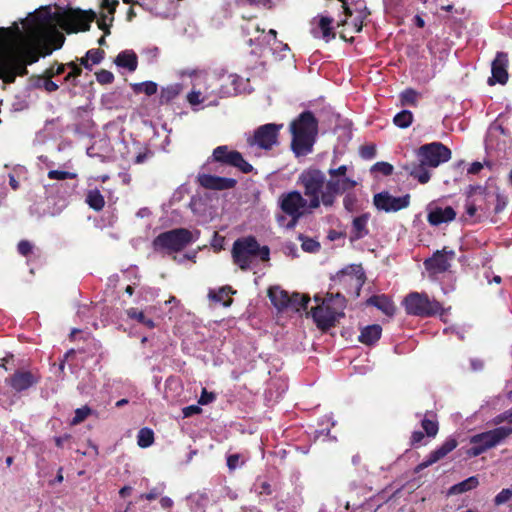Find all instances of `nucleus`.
<instances>
[{
	"instance_id": "79ce46f5",
	"label": "nucleus",
	"mask_w": 512,
	"mask_h": 512,
	"mask_svg": "<svg viewBox=\"0 0 512 512\" xmlns=\"http://www.w3.org/2000/svg\"><path fill=\"white\" fill-rule=\"evenodd\" d=\"M92 414L91 408L83 406L75 410V416L71 420V425H77L83 422L89 415Z\"/></svg>"
},
{
	"instance_id": "5701e85b",
	"label": "nucleus",
	"mask_w": 512,
	"mask_h": 512,
	"mask_svg": "<svg viewBox=\"0 0 512 512\" xmlns=\"http://www.w3.org/2000/svg\"><path fill=\"white\" fill-rule=\"evenodd\" d=\"M456 217V212L450 206L442 208L436 207L431 209L428 213V222L433 226H438L442 223L450 222Z\"/></svg>"
},
{
	"instance_id": "f704fd0d",
	"label": "nucleus",
	"mask_w": 512,
	"mask_h": 512,
	"mask_svg": "<svg viewBox=\"0 0 512 512\" xmlns=\"http://www.w3.org/2000/svg\"><path fill=\"white\" fill-rule=\"evenodd\" d=\"M103 58V52L99 49H91L86 53V56L81 59V64L87 69H91L92 66L101 62Z\"/></svg>"
},
{
	"instance_id": "20e7f679",
	"label": "nucleus",
	"mask_w": 512,
	"mask_h": 512,
	"mask_svg": "<svg viewBox=\"0 0 512 512\" xmlns=\"http://www.w3.org/2000/svg\"><path fill=\"white\" fill-rule=\"evenodd\" d=\"M292 149L296 155H306L312 150L318 132V123L310 111L299 115L290 125Z\"/></svg>"
},
{
	"instance_id": "69168bd1",
	"label": "nucleus",
	"mask_w": 512,
	"mask_h": 512,
	"mask_svg": "<svg viewBox=\"0 0 512 512\" xmlns=\"http://www.w3.org/2000/svg\"><path fill=\"white\" fill-rule=\"evenodd\" d=\"M274 47L272 48L273 51L276 53V52H286V51H289V46L288 44H285L283 42H280V41H275V43H273Z\"/></svg>"
},
{
	"instance_id": "f8f14e48",
	"label": "nucleus",
	"mask_w": 512,
	"mask_h": 512,
	"mask_svg": "<svg viewBox=\"0 0 512 512\" xmlns=\"http://www.w3.org/2000/svg\"><path fill=\"white\" fill-rule=\"evenodd\" d=\"M282 127V124L274 123L262 125L255 130L252 137L248 138V144L251 147L257 146L264 150H270L278 144V134Z\"/></svg>"
},
{
	"instance_id": "603ef678",
	"label": "nucleus",
	"mask_w": 512,
	"mask_h": 512,
	"mask_svg": "<svg viewBox=\"0 0 512 512\" xmlns=\"http://www.w3.org/2000/svg\"><path fill=\"white\" fill-rule=\"evenodd\" d=\"M360 155L364 159H372L376 155V148L373 145H367L361 148Z\"/></svg>"
},
{
	"instance_id": "473e14b6",
	"label": "nucleus",
	"mask_w": 512,
	"mask_h": 512,
	"mask_svg": "<svg viewBox=\"0 0 512 512\" xmlns=\"http://www.w3.org/2000/svg\"><path fill=\"white\" fill-rule=\"evenodd\" d=\"M127 316L136 321L139 324L147 327L148 329L154 328V321L150 318H147L143 311L138 310L137 308H129L126 310Z\"/></svg>"
},
{
	"instance_id": "a211bd4d",
	"label": "nucleus",
	"mask_w": 512,
	"mask_h": 512,
	"mask_svg": "<svg viewBox=\"0 0 512 512\" xmlns=\"http://www.w3.org/2000/svg\"><path fill=\"white\" fill-rule=\"evenodd\" d=\"M333 19L326 16H320L313 20L311 33L315 38L323 39L329 42L335 38V32L332 27Z\"/></svg>"
},
{
	"instance_id": "b1692460",
	"label": "nucleus",
	"mask_w": 512,
	"mask_h": 512,
	"mask_svg": "<svg viewBox=\"0 0 512 512\" xmlns=\"http://www.w3.org/2000/svg\"><path fill=\"white\" fill-rule=\"evenodd\" d=\"M473 199H470V197L467 199L465 208H466V214L472 218L476 215V212L478 210L486 212L488 209L486 207H482V205L478 204V202L486 200L487 194L485 191L478 187L474 189V192L472 194Z\"/></svg>"
},
{
	"instance_id": "4d7b16f0",
	"label": "nucleus",
	"mask_w": 512,
	"mask_h": 512,
	"mask_svg": "<svg viewBox=\"0 0 512 512\" xmlns=\"http://www.w3.org/2000/svg\"><path fill=\"white\" fill-rule=\"evenodd\" d=\"M241 464H242V462L240 461V455L233 454V455L228 456L227 466L229 467L230 470H234V469L238 468L239 466H241Z\"/></svg>"
},
{
	"instance_id": "2eb2a0df",
	"label": "nucleus",
	"mask_w": 512,
	"mask_h": 512,
	"mask_svg": "<svg viewBox=\"0 0 512 512\" xmlns=\"http://www.w3.org/2000/svg\"><path fill=\"white\" fill-rule=\"evenodd\" d=\"M219 82L222 98L249 91V80L236 74L223 75L219 77Z\"/></svg>"
},
{
	"instance_id": "774afa93",
	"label": "nucleus",
	"mask_w": 512,
	"mask_h": 512,
	"mask_svg": "<svg viewBox=\"0 0 512 512\" xmlns=\"http://www.w3.org/2000/svg\"><path fill=\"white\" fill-rule=\"evenodd\" d=\"M423 437H424L423 432H421V431H414L412 433V436H411V441H412L413 444H418V443H420L422 441Z\"/></svg>"
},
{
	"instance_id": "aec40b11",
	"label": "nucleus",
	"mask_w": 512,
	"mask_h": 512,
	"mask_svg": "<svg viewBox=\"0 0 512 512\" xmlns=\"http://www.w3.org/2000/svg\"><path fill=\"white\" fill-rule=\"evenodd\" d=\"M457 447V441L455 438H448L445 440V442L439 446L437 449L432 451L426 459L419 464V468H427L431 466L432 464L436 463L440 459L444 458L448 453L453 451Z\"/></svg>"
},
{
	"instance_id": "5fc2aeb1",
	"label": "nucleus",
	"mask_w": 512,
	"mask_h": 512,
	"mask_svg": "<svg viewBox=\"0 0 512 512\" xmlns=\"http://www.w3.org/2000/svg\"><path fill=\"white\" fill-rule=\"evenodd\" d=\"M215 400V395L212 392H208L206 389L202 390L201 396L198 403L201 405H207Z\"/></svg>"
},
{
	"instance_id": "c85d7f7f",
	"label": "nucleus",
	"mask_w": 512,
	"mask_h": 512,
	"mask_svg": "<svg viewBox=\"0 0 512 512\" xmlns=\"http://www.w3.org/2000/svg\"><path fill=\"white\" fill-rule=\"evenodd\" d=\"M382 334V328L378 324L368 325L361 330L358 337L359 341L366 345H373L376 343Z\"/></svg>"
},
{
	"instance_id": "13d9d810",
	"label": "nucleus",
	"mask_w": 512,
	"mask_h": 512,
	"mask_svg": "<svg viewBox=\"0 0 512 512\" xmlns=\"http://www.w3.org/2000/svg\"><path fill=\"white\" fill-rule=\"evenodd\" d=\"M495 200H496V205H495L494 211H495V213H499L505 208V206L507 204V200H506V197H504L500 194L495 195Z\"/></svg>"
},
{
	"instance_id": "864d4df0",
	"label": "nucleus",
	"mask_w": 512,
	"mask_h": 512,
	"mask_svg": "<svg viewBox=\"0 0 512 512\" xmlns=\"http://www.w3.org/2000/svg\"><path fill=\"white\" fill-rule=\"evenodd\" d=\"M68 67L70 68V72L65 77V79L67 81H70L71 79H75L76 77H78L81 74L82 70L77 64L71 62L68 64Z\"/></svg>"
},
{
	"instance_id": "8fccbe9b",
	"label": "nucleus",
	"mask_w": 512,
	"mask_h": 512,
	"mask_svg": "<svg viewBox=\"0 0 512 512\" xmlns=\"http://www.w3.org/2000/svg\"><path fill=\"white\" fill-rule=\"evenodd\" d=\"M301 246L306 252H316L320 248V244L313 239H304Z\"/></svg>"
},
{
	"instance_id": "09e8293b",
	"label": "nucleus",
	"mask_w": 512,
	"mask_h": 512,
	"mask_svg": "<svg viewBox=\"0 0 512 512\" xmlns=\"http://www.w3.org/2000/svg\"><path fill=\"white\" fill-rule=\"evenodd\" d=\"M163 490H164V485H161L160 487H154L148 493L141 494L140 498L146 499L149 501L154 500L162 494Z\"/></svg>"
},
{
	"instance_id": "c756f323",
	"label": "nucleus",
	"mask_w": 512,
	"mask_h": 512,
	"mask_svg": "<svg viewBox=\"0 0 512 512\" xmlns=\"http://www.w3.org/2000/svg\"><path fill=\"white\" fill-rule=\"evenodd\" d=\"M427 165L419 164L407 165L404 169L409 175L417 179L421 184H425L430 180V173L426 169Z\"/></svg>"
},
{
	"instance_id": "6e6552de",
	"label": "nucleus",
	"mask_w": 512,
	"mask_h": 512,
	"mask_svg": "<svg viewBox=\"0 0 512 512\" xmlns=\"http://www.w3.org/2000/svg\"><path fill=\"white\" fill-rule=\"evenodd\" d=\"M198 236L185 228H177L160 233L153 240V248L157 252L172 254L195 242Z\"/></svg>"
},
{
	"instance_id": "72a5a7b5",
	"label": "nucleus",
	"mask_w": 512,
	"mask_h": 512,
	"mask_svg": "<svg viewBox=\"0 0 512 512\" xmlns=\"http://www.w3.org/2000/svg\"><path fill=\"white\" fill-rule=\"evenodd\" d=\"M86 202L95 211H100L105 205L104 197L97 189L88 192Z\"/></svg>"
},
{
	"instance_id": "6e6d98bb",
	"label": "nucleus",
	"mask_w": 512,
	"mask_h": 512,
	"mask_svg": "<svg viewBox=\"0 0 512 512\" xmlns=\"http://www.w3.org/2000/svg\"><path fill=\"white\" fill-rule=\"evenodd\" d=\"M17 249L21 255L27 256L32 251V244L27 240H21L18 243Z\"/></svg>"
},
{
	"instance_id": "f03ea898",
	"label": "nucleus",
	"mask_w": 512,
	"mask_h": 512,
	"mask_svg": "<svg viewBox=\"0 0 512 512\" xmlns=\"http://www.w3.org/2000/svg\"><path fill=\"white\" fill-rule=\"evenodd\" d=\"M310 182V192L315 193L321 205L331 208L337 197L353 190L357 181L348 176V166L330 167L326 174L318 168L310 167L303 170Z\"/></svg>"
},
{
	"instance_id": "ea45409f",
	"label": "nucleus",
	"mask_w": 512,
	"mask_h": 512,
	"mask_svg": "<svg viewBox=\"0 0 512 512\" xmlns=\"http://www.w3.org/2000/svg\"><path fill=\"white\" fill-rule=\"evenodd\" d=\"M413 121V114L409 110H402L394 118V124L399 128H407Z\"/></svg>"
},
{
	"instance_id": "3c124183",
	"label": "nucleus",
	"mask_w": 512,
	"mask_h": 512,
	"mask_svg": "<svg viewBox=\"0 0 512 512\" xmlns=\"http://www.w3.org/2000/svg\"><path fill=\"white\" fill-rule=\"evenodd\" d=\"M142 54L146 57L148 62H153L159 55V49L157 47H147L143 49Z\"/></svg>"
},
{
	"instance_id": "1a4fd4ad",
	"label": "nucleus",
	"mask_w": 512,
	"mask_h": 512,
	"mask_svg": "<svg viewBox=\"0 0 512 512\" xmlns=\"http://www.w3.org/2000/svg\"><path fill=\"white\" fill-rule=\"evenodd\" d=\"M512 434V427H497L492 430L473 435L470 438L472 445L467 450L469 457H477L487 450L497 446Z\"/></svg>"
},
{
	"instance_id": "cd10ccee",
	"label": "nucleus",
	"mask_w": 512,
	"mask_h": 512,
	"mask_svg": "<svg viewBox=\"0 0 512 512\" xmlns=\"http://www.w3.org/2000/svg\"><path fill=\"white\" fill-rule=\"evenodd\" d=\"M268 296L272 304L279 310L289 307V294L278 286L268 290Z\"/></svg>"
},
{
	"instance_id": "a878e982",
	"label": "nucleus",
	"mask_w": 512,
	"mask_h": 512,
	"mask_svg": "<svg viewBox=\"0 0 512 512\" xmlns=\"http://www.w3.org/2000/svg\"><path fill=\"white\" fill-rule=\"evenodd\" d=\"M114 62L118 67L125 68L130 72H134L138 65L137 55L132 50L120 52Z\"/></svg>"
},
{
	"instance_id": "412c9836",
	"label": "nucleus",
	"mask_w": 512,
	"mask_h": 512,
	"mask_svg": "<svg viewBox=\"0 0 512 512\" xmlns=\"http://www.w3.org/2000/svg\"><path fill=\"white\" fill-rule=\"evenodd\" d=\"M336 277L339 281L351 283V285L356 288L357 292L364 283V273L362 268L358 265H351L344 268L337 273Z\"/></svg>"
},
{
	"instance_id": "58836bf2",
	"label": "nucleus",
	"mask_w": 512,
	"mask_h": 512,
	"mask_svg": "<svg viewBox=\"0 0 512 512\" xmlns=\"http://www.w3.org/2000/svg\"><path fill=\"white\" fill-rule=\"evenodd\" d=\"M154 442V433L149 428H142L137 435V444L141 448H147Z\"/></svg>"
},
{
	"instance_id": "7ed1b4c3",
	"label": "nucleus",
	"mask_w": 512,
	"mask_h": 512,
	"mask_svg": "<svg viewBox=\"0 0 512 512\" xmlns=\"http://www.w3.org/2000/svg\"><path fill=\"white\" fill-rule=\"evenodd\" d=\"M297 183L303 188V193L298 190L284 192L277 200L278 207L284 213L277 217V221L288 229L294 228L302 217L312 214L321 206L318 196L309 191L310 182L304 171L299 174Z\"/></svg>"
},
{
	"instance_id": "c9c22d12",
	"label": "nucleus",
	"mask_w": 512,
	"mask_h": 512,
	"mask_svg": "<svg viewBox=\"0 0 512 512\" xmlns=\"http://www.w3.org/2000/svg\"><path fill=\"white\" fill-rule=\"evenodd\" d=\"M132 89L137 94L144 93L147 96H152L157 93L158 85L153 81H145L132 84Z\"/></svg>"
},
{
	"instance_id": "ddd939ff",
	"label": "nucleus",
	"mask_w": 512,
	"mask_h": 512,
	"mask_svg": "<svg viewBox=\"0 0 512 512\" xmlns=\"http://www.w3.org/2000/svg\"><path fill=\"white\" fill-rule=\"evenodd\" d=\"M212 159L215 162L235 167L242 173H249L253 170L252 165L243 158L240 152L230 150L226 145L216 147L213 150Z\"/></svg>"
},
{
	"instance_id": "2f4dec72",
	"label": "nucleus",
	"mask_w": 512,
	"mask_h": 512,
	"mask_svg": "<svg viewBox=\"0 0 512 512\" xmlns=\"http://www.w3.org/2000/svg\"><path fill=\"white\" fill-rule=\"evenodd\" d=\"M182 91V85L180 83L169 84L161 89L160 102L168 103L175 99Z\"/></svg>"
},
{
	"instance_id": "37998d69",
	"label": "nucleus",
	"mask_w": 512,
	"mask_h": 512,
	"mask_svg": "<svg viewBox=\"0 0 512 512\" xmlns=\"http://www.w3.org/2000/svg\"><path fill=\"white\" fill-rule=\"evenodd\" d=\"M48 177L52 180H65L75 178L76 174L61 170H50Z\"/></svg>"
},
{
	"instance_id": "052dcab7",
	"label": "nucleus",
	"mask_w": 512,
	"mask_h": 512,
	"mask_svg": "<svg viewBox=\"0 0 512 512\" xmlns=\"http://www.w3.org/2000/svg\"><path fill=\"white\" fill-rule=\"evenodd\" d=\"M117 5L118 0H102V6L108 10L109 15H113Z\"/></svg>"
},
{
	"instance_id": "a19ab883",
	"label": "nucleus",
	"mask_w": 512,
	"mask_h": 512,
	"mask_svg": "<svg viewBox=\"0 0 512 512\" xmlns=\"http://www.w3.org/2000/svg\"><path fill=\"white\" fill-rule=\"evenodd\" d=\"M422 428L429 437H434L438 433V423L433 419L427 417L422 419Z\"/></svg>"
},
{
	"instance_id": "49530a36",
	"label": "nucleus",
	"mask_w": 512,
	"mask_h": 512,
	"mask_svg": "<svg viewBox=\"0 0 512 512\" xmlns=\"http://www.w3.org/2000/svg\"><path fill=\"white\" fill-rule=\"evenodd\" d=\"M400 97L403 104H415L417 92L413 89H406L401 93Z\"/></svg>"
},
{
	"instance_id": "a18cd8bd",
	"label": "nucleus",
	"mask_w": 512,
	"mask_h": 512,
	"mask_svg": "<svg viewBox=\"0 0 512 512\" xmlns=\"http://www.w3.org/2000/svg\"><path fill=\"white\" fill-rule=\"evenodd\" d=\"M372 171L388 176L392 174L393 166L387 162H377L372 166Z\"/></svg>"
},
{
	"instance_id": "e2e57ef3",
	"label": "nucleus",
	"mask_w": 512,
	"mask_h": 512,
	"mask_svg": "<svg viewBox=\"0 0 512 512\" xmlns=\"http://www.w3.org/2000/svg\"><path fill=\"white\" fill-rule=\"evenodd\" d=\"M240 4H250L255 6H267L269 0H238Z\"/></svg>"
},
{
	"instance_id": "c03bdc74",
	"label": "nucleus",
	"mask_w": 512,
	"mask_h": 512,
	"mask_svg": "<svg viewBox=\"0 0 512 512\" xmlns=\"http://www.w3.org/2000/svg\"><path fill=\"white\" fill-rule=\"evenodd\" d=\"M512 498V486L501 490L494 499L496 505H502Z\"/></svg>"
},
{
	"instance_id": "0eeeda50",
	"label": "nucleus",
	"mask_w": 512,
	"mask_h": 512,
	"mask_svg": "<svg viewBox=\"0 0 512 512\" xmlns=\"http://www.w3.org/2000/svg\"><path fill=\"white\" fill-rule=\"evenodd\" d=\"M219 77L215 74H203L195 78L194 88L187 95V101L192 107L199 105L216 106L220 96Z\"/></svg>"
},
{
	"instance_id": "0e129e2a",
	"label": "nucleus",
	"mask_w": 512,
	"mask_h": 512,
	"mask_svg": "<svg viewBox=\"0 0 512 512\" xmlns=\"http://www.w3.org/2000/svg\"><path fill=\"white\" fill-rule=\"evenodd\" d=\"M112 21V15H102L101 19L98 21L99 28L102 30H106L108 27V22Z\"/></svg>"
},
{
	"instance_id": "bf43d9fd",
	"label": "nucleus",
	"mask_w": 512,
	"mask_h": 512,
	"mask_svg": "<svg viewBox=\"0 0 512 512\" xmlns=\"http://www.w3.org/2000/svg\"><path fill=\"white\" fill-rule=\"evenodd\" d=\"M182 412H183L184 417H191L195 414L200 413L201 408L197 405H190V406L184 407Z\"/></svg>"
},
{
	"instance_id": "f257e3e1",
	"label": "nucleus",
	"mask_w": 512,
	"mask_h": 512,
	"mask_svg": "<svg viewBox=\"0 0 512 512\" xmlns=\"http://www.w3.org/2000/svg\"><path fill=\"white\" fill-rule=\"evenodd\" d=\"M93 11L58 8L51 12L42 8L9 28L0 27V79L12 83L17 76L27 74V65L38 61L39 55H49L64 43L60 25L67 32L86 31L95 19Z\"/></svg>"
},
{
	"instance_id": "393cba45",
	"label": "nucleus",
	"mask_w": 512,
	"mask_h": 512,
	"mask_svg": "<svg viewBox=\"0 0 512 512\" xmlns=\"http://www.w3.org/2000/svg\"><path fill=\"white\" fill-rule=\"evenodd\" d=\"M369 215L368 214H362L360 216H357L352 221V227L350 231V240L356 241L359 239L364 238L366 235H368V224Z\"/></svg>"
},
{
	"instance_id": "bb28decb",
	"label": "nucleus",
	"mask_w": 512,
	"mask_h": 512,
	"mask_svg": "<svg viewBox=\"0 0 512 512\" xmlns=\"http://www.w3.org/2000/svg\"><path fill=\"white\" fill-rule=\"evenodd\" d=\"M367 303L381 310L387 316H392L395 313L392 300L385 295H374L368 299Z\"/></svg>"
},
{
	"instance_id": "9d476101",
	"label": "nucleus",
	"mask_w": 512,
	"mask_h": 512,
	"mask_svg": "<svg viewBox=\"0 0 512 512\" xmlns=\"http://www.w3.org/2000/svg\"><path fill=\"white\" fill-rule=\"evenodd\" d=\"M403 305L407 314L418 317H430L438 313L442 316L444 312L438 301L431 300L424 293L412 292L408 294L403 301Z\"/></svg>"
},
{
	"instance_id": "de8ad7c7",
	"label": "nucleus",
	"mask_w": 512,
	"mask_h": 512,
	"mask_svg": "<svg viewBox=\"0 0 512 512\" xmlns=\"http://www.w3.org/2000/svg\"><path fill=\"white\" fill-rule=\"evenodd\" d=\"M96 79L101 84H110L114 80V75L108 70H101L96 73Z\"/></svg>"
},
{
	"instance_id": "4be33fe9",
	"label": "nucleus",
	"mask_w": 512,
	"mask_h": 512,
	"mask_svg": "<svg viewBox=\"0 0 512 512\" xmlns=\"http://www.w3.org/2000/svg\"><path fill=\"white\" fill-rule=\"evenodd\" d=\"M38 380V377L29 371H17L8 380V383L15 391L21 392L32 387Z\"/></svg>"
},
{
	"instance_id": "4468645a",
	"label": "nucleus",
	"mask_w": 512,
	"mask_h": 512,
	"mask_svg": "<svg viewBox=\"0 0 512 512\" xmlns=\"http://www.w3.org/2000/svg\"><path fill=\"white\" fill-rule=\"evenodd\" d=\"M373 203L378 210L397 212L409 206L410 196H393L389 192H380L374 195Z\"/></svg>"
},
{
	"instance_id": "39448f33",
	"label": "nucleus",
	"mask_w": 512,
	"mask_h": 512,
	"mask_svg": "<svg viewBox=\"0 0 512 512\" xmlns=\"http://www.w3.org/2000/svg\"><path fill=\"white\" fill-rule=\"evenodd\" d=\"M317 306L312 309L311 315L317 327L326 330L334 326L338 318L344 316L346 300L339 293L327 296L322 299L319 295L314 296Z\"/></svg>"
},
{
	"instance_id": "f3484780",
	"label": "nucleus",
	"mask_w": 512,
	"mask_h": 512,
	"mask_svg": "<svg viewBox=\"0 0 512 512\" xmlns=\"http://www.w3.org/2000/svg\"><path fill=\"white\" fill-rule=\"evenodd\" d=\"M508 55L504 52H497L491 64V77L488 79L490 86L498 84H505L508 80Z\"/></svg>"
},
{
	"instance_id": "423d86ee",
	"label": "nucleus",
	"mask_w": 512,
	"mask_h": 512,
	"mask_svg": "<svg viewBox=\"0 0 512 512\" xmlns=\"http://www.w3.org/2000/svg\"><path fill=\"white\" fill-rule=\"evenodd\" d=\"M270 250L267 246H260L252 237H243L233 243L232 257L234 263L242 270H248L260 259L269 260Z\"/></svg>"
},
{
	"instance_id": "9b49d317",
	"label": "nucleus",
	"mask_w": 512,
	"mask_h": 512,
	"mask_svg": "<svg viewBox=\"0 0 512 512\" xmlns=\"http://www.w3.org/2000/svg\"><path fill=\"white\" fill-rule=\"evenodd\" d=\"M419 162L436 168L451 158V151L440 142H432L421 146L417 151Z\"/></svg>"
},
{
	"instance_id": "338daca9",
	"label": "nucleus",
	"mask_w": 512,
	"mask_h": 512,
	"mask_svg": "<svg viewBox=\"0 0 512 512\" xmlns=\"http://www.w3.org/2000/svg\"><path fill=\"white\" fill-rule=\"evenodd\" d=\"M44 88L48 92H53L58 89V85L50 79H46L43 84Z\"/></svg>"
},
{
	"instance_id": "dca6fc26",
	"label": "nucleus",
	"mask_w": 512,
	"mask_h": 512,
	"mask_svg": "<svg viewBox=\"0 0 512 512\" xmlns=\"http://www.w3.org/2000/svg\"><path fill=\"white\" fill-rule=\"evenodd\" d=\"M454 257L455 252L453 250L444 248L441 251H436L431 258L426 259L424 265L426 270L432 274L444 273L450 268Z\"/></svg>"
},
{
	"instance_id": "680f3d73",
	"label": "nucleus",
	"mask_w": 512,
	"mask_h": 512,
	"mask_svg": "<svg viewBox=\"0 0 512 512\" xmlns=\"http://www.w3.org/2000/svg\"><path fill=\"white\" fill-rule=\"evenodd\" d=\"M510 417H511V413H509V411H505L504 413L502 414H499L497 415L494 419H493V423L495 425H498L504 421H508L510 423Z\"/></svg>"
},
{
	"instance_id": "4c0bfd02",
	"label": "nucleus",
	"mask_w": 512,
	"mask_h": 512,
	"mask_svg": "<svg viewBox=\"0 0 512 512\" xmlns=\"http://www.w3.org/2000/svg\"><path fill=\"white\" fill-rule=\"evenodd\" d=\"M289 307L292 308L295 311H300L302 308L305 309L308 302L309 297L306 295H301L299 293H293L292 295H289Z\"/></svg>"
},
{
	"instance_id": "7c9ffc66",
	"label": "nucleus",
	"mask_w": 512,
	"mask_h": 512,
	"mask_svg": "<svg viewBox=\"0 0 512 512\" xmlns=\"http://www.w3.org/2000/svg\"><path fill=\"white\" fill-rule=\"evenodd\" d=\"M479 484L478 478L471 476L453 486L448 490V495H458L476 488Z\"/></svg>"
},
{
	"instance_id": "6ab92c4d",
	"label": "nucleus",
	"mask_w": 512,
	"mask_h": 512,
	"mask_svg": "<svg viewBox=\"0 0 512 512\" xmlns=\"http://www.w3.org/2000/svg\"><path fill=\"white\" fill-rule=\"evenodd\" d=\"M198 181L202 187L214 190L229 189L236 185V180L233 178L219 177L210 174H200Z\"/></svg>"
},
{
	"instance_id": "e433bc0d",
	"label": "nucleus",
	"mask_w": 512,
	"mask_h": 512,
	"mask_svg": "<svg viewBox=\"0 0 512 512\" xmlns=\"http://www.w3.org/2000/svg\"><path fill=\"white\" fill-rule=\"evenodd\" d=\"M232 293L230 287H222L218 291H210L209 298L215 302L222 303L224 306H229L231 303L230 299H226Z\"/></svg>"
}]
</instances>
